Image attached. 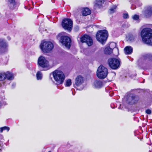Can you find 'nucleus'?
Returning <instances> with one entry per match:
<instances>
[{
  "mask_svg": "<svg viewBox=\"0 0 152 152\" xmlns=\"http://www.w3.org/2000/svg\"><path fill=\"white\" fill-rule=\"evenodd\" d=\"M141 36L144 43L152 46V30L151 28L143 29L141 31Z\"/></svg>",
  "mask_w": 152,
  "mask_h": 152,
  "instance_id": "obj_1",
  "label": "nucleus"
},
{
  "mask_svg": "<svg viewBox=\"0 0 152 152\" xmlns=\"http://www.w3.org/2000/svg\"><path fill=\"white\" fill-rule=\"evenodd\" d=\"M53 74L57 84L59 85L63 83L65 76L63 72L60 70H56L53 72Z\"/></svg>",
  "mask_w": 152,
  "mask_h": 152,
  "instance_id": "obj_2",
  "label": "nucleus"
},
{
  "mask_svg": "<svg viewBox=\"0 0 152 152\" xmlns=\"http://www.w3.org/2000/svg\"><path fill=\"white\" fill-rule=\"evenodd\" d=\"M108 36V32L107 30H104L98 31L96 34V37L99 42L103 45L106 41Z\"/></svg>",
  "mask_w": 152,
  "mask_h": 152,
  "instance_id": "obj_3",
  "label": "nucleus"
},
{
  "mask_svg": "<svg viewBox=\"0 0 152 152\" xmlns=\"http://www.w3.org/2000/svg\"><path fill=\"white\" fill-rule=\"evenodd\" d=\"M108 74L107 69L103 65L99 66L97 70L96 75L99 78L103 79L105 78Z\"/></svg>",
  "mask_w": 152,
  "mask_h": 152,
  "instance_id": "obj_4",
  "label": "nucleus"
},
{
  "mask_svg": "<svg viewBox=\"0 0 152 152\" xmlns=\"http://www.w3.org/2000/svg\"><path fill=\"white\" fill-rule=\"evenodd\" d=\"M40 48L42 51L45 53H47L51 50L53 48V45L50 42H42L40 45Z\"/></svg>",
  "mask_w": 152,
  "mask_h": 152,
  "instance_id": "obj_5",
  "label": "nucleus"
},
{
  "mask_svg": "<svg viewBox=\"0 0 152 152\" xmlns=\"http://www.w3.org/2000/svg\"><path fill=\"white\" fill-rule=\"evenodd\" d=\"M108 63L111 68L113 69H116L119 67L121 62L120 59L110 58L108 60Z\"/></svg>",
  "mask_w": 152,
  "mask_h": 152,
  "instance_id": "obj_6",
  "label": "nucleus"
},
{
  "mask_svg": "<svg viewBox=\"0 0 152 152\" xmlns=\"http://www.w3.org/2000/svg\"><path fill=\"white\" fill-rule=\"evenodd\" d=\"M62 25L64 29L70 31L72 28L73 22L69 18L64 19L62 20Z\"/></svg>",
  "mask_w": 152,
  "mask_h": 152,
  "instance_id": "obj_7",
  "label": "nucleus"
},
{
  "mask_svg": "<svg viewBox=\"0 0 152 152\" xmlns=\"http://www.w3.org/2000/svg\"><path fill=\"white\" fill-rule=\"evenodd\" d=\"M152 60V55L148 54L145 55L142 58L140 59L138 61V64L140 66L142 67L144 64L148 61Z\"/></svg>",
  "mask_w": 152,
  "mask_h": 152,
  "instance_id": "obj_8",
  "label": "nucleus"
},
{
  "mask_svg": "<svg viewBox=\"0 0 152 152\" xmlns=\"http://www.w3.org/2000/svg\"><path fill=\"white\" fill-rule=\"evenodd\" d=\"M38 64L39 66L43 68H48L49 66L48 61L42 56L39 57L38 58Z\"/></svg>",
  "mask_w": 152,
  "mask_h": 152,
  "instance_id": "obj_9",
  "label": "nucleus"
},
{
  "mask_svg": "<svg viewBox=\"0 0 152 152\" xmlns=\"http://www.w3.org/2000/svg\"><path fill=\"white\" fill-rule=\"evenodd\" d=\"M60 41L66 47L68 48H70L71 45V39L68 37L66 36H61Z\"/></svg>",
  "mask_w": 152,
  "mask_h": 152,
  "instance_id": "obj_10",
  "label": "nucleus"
},
{
  "mask_svg": "<svg viewBox=\"0 0 152 152\" xmlns=\"http://www.w3.org/2000/svg\"><path fill=\"white\" fill-rule=\"evenodd\" d=\"M139 99L138 96L132 94L128 97L126 102L128 104L132 105L137 103Z\"/></svg>",
  "mask_w": 152,
  "mask_h": 152,
  "instance_id": "obj_11",
  "label": "nucleus"
},
{
  "mask_svg": "<svg viewBox=\"0 0 152 152\" xmlns=\"http://www.w3.org/2000/svg\"><path fill=\"white\" fill-rule=\"evenodd\" d=\"M80 39L81 42H86L88 46H91L93 44V40L91 37L88 35H84L81 36Z\"/></svg>",
  "mask_w": 152,
  "mask_h": 152,
  "instance_id": "obj_12",
  "label": "nucleus"
},
{
  "mask_svg": "<svg viewBox=\"0 0 152 152\" xmlns=\"http://www.w3.org/2000/svg\"><path fill=\"white\" fill-rule=\"evenodd\" d=\"M15 0H9L8 4L10 9L13 10L17 7L20 5L19 2L15 1Z\"/></svg>",
  "mask_w": 152,
  "mask_h": 152,
  "instance_id": "obj_13",
  "label": "nucleus"
},
{
  "mask_svg": "<svg viewBox=\"0 0 152 152\" xmlns=\"http://www.w3.org/2000/svg\"><path fill=\"white\" fill-rule=\"evenodd\" d=\"M142 14L147 18L150 17L152 14V7L149 6L145 7Z\"/></svg>",
  "mask_w": 152,
  "mask_h": 152,
  "instance_id": "obj_14",
  "label": "nucleus"
},
{
  "mask_svg": "<svg viewBox=\"0 0 152 152\" xmlns=\"http://www.w3.org/2000/svg\"><path fill=\"white\" fill-rule=\"evenodd\" d=\"M105 0H95L94 2V8L95 9H100L102 7Z\"/></svg>",
  "mask_w": 152,
  "mask_h": 152,
  "instance_id": "obj_15",
  "label": "nucleus"
},
{
  "mask_svg": "<svg viewBox=\"0 0 152 152\" xmlns=\"http://www.w3.org/2000/svg\"><path fill=\"white\" fill-rule=\"evenodd\" d=\"M84 78L81 75H79L75 79V85L78 86L81 85L84 82Z\"/></svg>",
  "mask_w": 152,
  "mask_h": 152,
  "instance_id": "obj_16",
  "label": "nucleus"
},
{
  "mask_svg": "<svg viewBox=\"0 0 152 152\" xmlns=\"http://www.w3.org/2000/svg\"><path fill=\"white\" fill-rule=\"evenodd\" d=\"M7 43L3 39H0V49L2 51L6 49L7 47Z\"/></svg>",
  "mask_w": 152,
  "mask_h": 152,
  "instance_id": "obj_17",
  "label": "nucleus"
},
{
  "mask_svg": "<svg viewBox=\"0 0 152 152\" xmlns=\"http://www.w3.org/2000/svg\"><path fill=\"white\" fill-rule=\"evenodd\" d=\"M125 53L126 54H131L133 52L132 48L130 46H128L126 47L124 49Z\"/></svg>",
  "mask_w": 152,
  "mask_h": 152,
  "instance_id": "obj_18",
  "label": "nucleus"
},
{
  "mask_svg": "<svg viewBox=\"0 0 152 152\" xmlns=\"http://www.w3.org/2000/svg\"><path fill=\"white\" fill-rule=\"evenodd\" d=\"M94 87L96 88H100L103 86L102 83L100 80H96L94 82Z\"/></svg>",
  "mask_w": 152,
  "mask_h": 152,
  "instance_id": "obj_19",
  "label": "nucleus"
},
{
  "mask_svg": "<svg viewBox=\"0 0 152 152\" xmlns=\"http://www.w3.org/2000/svg\"><path fill=\"white\" fill-rule=\"evenodd\" d=\"M5 79L7 78L8 80H11L14 79V76L13 74L9 72H7L6 73H5Z\"/></svg>",
  "mask_w": 152,
  "mask_h": 152,
  "instance_id": "obj_20",
  "label": "nucleus"
},
{
  "mask_svg": "<svg viewBox=\"0 0 152 152\" xmlns=\"http://www.w3.org/2000/svg\"><path fill=\"white\" fill-rule=\"evenodd\" d=\"M91 13V10L87 8H85L83 9L82 11V14L83 16H86L89 15Z\"/></svg>",
  "mask_w": 152,
  "mask_h": 152,
  "instance_id": "obj_21",
  "label": "nucleus"
},
{
  "mask_svg": "<svg viewBox=\"0 0 152 152\" xmlns=\"http://www.w3.org/2000/svg\"><path fill=\"white\" fill-rule=\"evenodd\" d=\"M104 51L105 54L109 55L112 52L113 49L110 47H107L105 48Z\"/></svg>",
  "mask_w": 152,
  "mask_h": 152,
  "instance_id": "obj_22",
  "label": "nucleus"
},
{
  "mask_svg": "<svg viewBox=\"0 0 152 152\" xmlns=\"http://www.w3.org/2000/svg\"><path fill=\"white\" fill-rule=\"evenodd\" d=\"M36 77L37 80H41L42 77V73L39 71L36 74Z\"/></svg>",
  "mask_w": 152,
  "mask_h": 152,
  "instance_id": "obj_23",
  "label": "nucleus"
},
{
  "mask_svg": "<svg viewBox=\"0 0 152 152\" xmlns=\"http://www.w3.org/2000/svg\"><path fill=\"white\" fill-rule=\"evenodd\" d=\"M117 6L116 5H113L109 10V12L110 14H112L115 12Z\"/></svg>",
  "mask_w": 152,
  "mask_h": 152,
  "instance_id": "obj_24",
  "label": "nucleus"
},
{
  "mask_svg": "<svg viewBox=\"0 0 152 152\" xmlns=\"http://www.w3.org/2000/svg\"><path fill=\"white\" fill-rule=\"evenodd\" d=\"M10 130V128L8 127L4 126L2 127H1L0 128V131L1 132H2L3 130H7L8 131Z\"/></svg>",
  "mask_w": 152,
  "mask_h": 152,
  "instance_id": "obj_25",
  "label": "nucleus"
},
{
  "mask_svg": "<svg viewBox=\"0 0 152 152\" xmlns=\"http://www.w3.org/2000/svg\"><path fill=\"white\" fill-rule=\"evenodd\" d=\"M5 77V73H0V81L4 80Z\"/></svg>",
  "mask_w": 152,
  "mask_h": 152,
  "instance_id": "obj_26",
  "label": "nucleus"
},
{
  "mask_svg": "<svg viewBox=\"0 0 152 152\" xmlns=\"http://www.w3.org/2000/svg\"><path fill=\"white\" fill-rule=\"evenodd\" d=\"M71 84V80L70 79H68L66 81L65 86H69Z\"/></svg>",
  "mask_w": 152,
  "mask_h": 152,
  "instance_id": "obj_27",
  "label": "nucleus"
},
{
  "mask_svg": "<svg viewBox=\"0 0 152 152\" xmlns=\"http://www.w3.org/2000/svg\"><path fill=\"white\" fill-rule=\"evenodd\" d=\"M132 18L134 20H137L139 19V16L137 15H135L132 16Z\"/></svg>",
  "mask_w": 152,
  "mask_h": 152,
  "instance_id": "obj_28",
  "label": "nucleus"
},
{
  "mask_svg": "<svg viewBox=\"0 0 152 152\" xmlns=\"http://www.w3.org/2000/svg\"><path fill=\"white\" fill-rule=\"evenodd\" d=\"M123 17L124 18L127 19L129 18V15L127 13H124L123 14Z\"/></svg>",
  "mask_w": 152,
  "mask_h": 152,
  "instance_id": "obj_29",
  "label": "nucleus"
},
{
  "mask_svg": "<svg viewBox=\"0 0 152 152\" xmlns=\"http://www.w3.org/2000/svg\"><path fill=\"white\" fill-rule=\"evenodd\" d=\"M145 113H147L148 114L150 115L151 114V111L150 109H147L146 110Z\"/></svg>",
  "mask_w": 152,
  "mask_h": 152,
  "instance_id": "obj_30",
  "label": "nucleus"
},
{
  "mask_svg": "<svg viewBox=\"0 0 152 152\" xmlns=\"http://www.w3.org/2000/svg\"><path fill=\"white\" fill-rule=\"evenodd\" d=\"M3 146V144L2 142L1 141H0V152H1L2 151Z\"/></svg>",
  "mask_w": 152,
  "mask_h": 152,
  "instance_id": "obj_31",
  "label": "nucleus"
},
{
  "mask_svg": "<svg viewBox=\"0 0 152 152\" xmlns=\"http://www.w3.org/2000/svg\"><path fill=\"white\" fill-rule=\"evenodd\" d=\"M75 29L76 31H77L79 29V27L78 26H77L75 28Z\"/></svg>",
  "mask_w": 152,
  "mask_h": 152,
  "instance_id": "obj_32",
  "label": "nucleus"
},
{
  "mask_svg": "<svg viewBox=\"0 0 152 152\" xmlns=\"http://www.w3.org/2000/svg\"><path fill=\"white\" fill-rule=\"evenodd\" d=\"M15 85H16V84L15 83H13L12 85V88H14L15 86Z\"/></svg>",
  "mask_w": 152,
  "mask_h": 152,
  "instance_id": "obj_33",
  "label": "nucleus"
},
{
  "mask_svg": "<svg viewBox=\"0 0 152 152\" xmlns=\"http://www.w3.org/2000/svg\"><path fill=\"white\" fill-rule=\"evenodd\" d=\"M7 38L9 40H10L11 39L9 37H8Z\"/></svg>",
  "mask_w": 152,
  "mask_h": 152,
  "instance_id": "obj_34",
  "label": "nucleus"
},
{
  "mask_svg": "<svg viewBox=\"0 0 152 152\" xmlns=\"http://www.w3.org/2000/svg\"><path fill=\"white\" fill-rule=\"evenodd\" d=\"M130 0L131 1H132V2H134L135 1V0Z\"/></svg>",
  "mask_w": 152,
  "mask_h": 152,
  "instance_id": "obj_35",
  "label": "nucleus"
},
{
  "mask_svg": "<svg viewBox=\"0 0 152 152\" xmlns=\"http://www.w3.org/2000/svg\"><path fill=\"white\" fill-rule=\"evenodd\" d=\"M55 0H52V2H53V3H54Z\"/></svg>",
  "mask_w": 152,
  "mask_h": 152,
  "instance_id": "obj_36",
  "label": "nucleus"
},
{
  "mask_svg": "<svg viewBox=\"0 0 152 152\" xmlns=\"http://www.w3.org/2000/svg\"><path fill=\"white\" fill-rule=\"evenodd\" d=\"M1 105V102L0 101V106Z\"/></svg>",
  "mask_w": 152,
  "mask_h": 152,
  "instance_id": "obj_37",
  "label": "nucleus"
},
{
  "mask_svg": "<svg viewBox=\"0 0 152 152\" xmlns=\"http://www.w3.org/2000/svg\"><path fill=\"white\" fill-rule=\"evenodd\" d=\"M111 108H114L113 107H112V105H111Z\"/></svg>",
  "mask_w": 152,
  "mask_h": 152,
  "instance_id": "obj_38",
  "label": "nucleus"
},
{
  "mask_svg": "<svg viewBox=\"0 0 152 152\" xmlns=\"http://www.w3.org/2000/svg\"><path fill=\"white\" fill-rule=\"evenodd\" d=\"M113 44L115 45H115V43H113Z\"/></svg>",
  "mask_w": 152,
  "mask_h": 152,
  "instance_id": "obj_39",
  "label": "nucleus"
},
{
  "mask_svg": "<svg viewBox=\"0 0 152 152\" xmlns=\"http://www.w3.org/2000/svg\"><path fill=\"white\" fill-rule=\"evenodd\" d=\"M48 152H51V151H49Z\"/></svg>",
  "mask_w": 152,
  "mask_h": 152,
  "instance_id": "obj_40",
  "label": "nucleus"
},
{
  "mask_svg": "<svg viewBox=\"0 0 152 152\" xmlns=\"http://www.w3.org/2000/svg\"><path fill=\"white\" fill-rule=\"evenodd\" d=\"M25 7L26 9V6H25Z\"/></svg>",
  "mask_w": 152,
  "mask_h": 152,
  "instance_id": "obj_41",
  "label": "nucleus"
}]
</instances>
